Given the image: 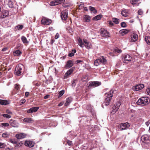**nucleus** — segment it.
Instances as JSON below:
<instances>
[{"mask_svg": "<svg viewBox=\"0 0 150 150\" xmlns=\"http://www.w3.org/2000/svg\"><path fill=\"white\" fill-rule=\"evenodd\" d=\"M91 17L88 15H86L84 17V21L87 22H89L90 21Z\"/></svg>", "mask_w": 150, "mask_h": 150, "instance_id": "c85d7f7f", "label": "nucleus"}, {"mask_svg": "<svg viewBox=\"0 0 150 150\" xmlns=\"http://www.w3.org/2000/svg\"><path fill=\"white\" fill-rule=\"evenodd\" d=\"M9 136V134L7 132H5L2 134V137L4 138L8 137Z\"/></svg>", "mask_w": 150, "mask_h": 150, "instance_id": "79ce46f5", "label": "nucleus"}, {"mask_svg": "<svg viewBox=\"0 0 150 150\" xmlns=\"http://www.w3.org/2000/svg\"><path fill=\"white\" fill-rule=\"evenodd\" d=\"M6 113L8 114H12V112L9 110H6Z\"/></svg>", "mask_w": 150, "mask_h": 150, "instance_id": "4d7b16f0", "label": "nucleus"}, {"mask_svg": "<svg viewBox=\"0 0 150 150\" xmlns=\"http://www.w3.org/2000/svg\"><path fill=\"white\" fill-rule=\"evenodd\" d=\"M59 34L58 33H57L55 37V38L56 39H58L59 37Z\"/></svg>", "mask_w": 150, "mask_h": 150, "instance_id": "6e6d98bb", "label": "nucleus"}, {"mask_svg": "<svg viewBox=\"0 0 150 150\" xmlns=\"http://www.w3.org/2000/svg\"><path fill=\"white\" fill-rule=\"evenodd\" d=\"M23 67V65L21 64H19L17 65L15 69V74L18 76L21 75L22 73V68Z\"/></svg>", "mask_w": 150, "mask_h": 150, "instance_id": "7ed1b4c3", "label": "nucleus"}, {"mask_svg": "<svg viewBox=\"0 0 150 150\" xmlns=\"http://www.w3.org/2000/svg\"><path fill=\"white\" fill-rule=\"evenodd\" d=\"M121 104V103L120 102H117L112 107V112L113 113L116 112L119 109Z\"/></svg>", "mask_w": 150, "mask_h": 150, "instance_id": "423d86ee", "label": "nucleus"}, {"mask_svg": "<svg viewBox=\"0 0 150 150\" xmlns=\"http://www.w3.org/2000/svg\"><path fill=\"white\" fill-rule=\"evenodd\" d=\"M10 142L13 144H16L17 143V142L14 139H11L10 140Z\"/></svg>", "mask_w": 150, "mask_h": 150, "instance_id": "864d4df0", "label": "nucleus"}, {"mask_svg": "<svg viewBox=\"0 0 150 150\" xmlns=\"http://www.w3.org/2000/svg\"><path fill=\"white\" fill-rule=\"evenodd\" d=\"M26 135L24 133H22L17 134L16 135V137L18 139H23L26 137Z\"/></svg>", "mask_w": 150, "mask_h": 150, "instance_id": "4be33fe9", "label": "nucleus"}, {"mask_svg": "<svg viewBox=\"0 0 150 150\" xmlns=\"http://www.w3.org/2000/svg\"><path fill=\"white\" fill-rule=\"evenodd\" d=\"M138 14L139 15H142L143 13V11L141 9L138 10Z\"/></svg>", "mask_w": 150, "mask_h": 150, "instance_id": "8fccbe9b", "label": "nucleus"}, {"mask_svg": "<svg viewBox=\"0 0 150 150\" xmlns=\"http://www.w3.org/2000/svg\"><path fill=\"white\" fill-rule=\"evenodd\" d=\"M100 64V62H99V60L98 59H96L94 62V64L96 66H98Z\"/></svg>", "mask_w": 150, "mask_h": 150, "instance_id": "e433bc0d", "label": "nucleus"}, {"mask_svg": "<svg viewBox=\"0 0 150 150\" xmlns=\"http://www.w3.org/2000/svg\"><path fill=\"white\" fill-rule=\"evenodd\" d=\"M129 31V30L126 29H124L121 30L119 31V33L122 35L123 36L125 34L127 33Z\"/></svg>", "mask_w": 150, "mask_h": 150, "instance_id": "5701e85b", "label": "nucleus"}, {"mask_svg": "<svg viewBox=\"0 0 150 150\" xmlns=\"http://www.w3.org/2000/svg\"><path fill=\"white\" fill-rule=\"evenodd\" d=\"M65 2V0H56L51 2L50 5L51 6H54L62 3H64Z\"/></svg>", "mask_w": 150, "mask_h": 150, "instance_id": "0eeeda50", "label": "nucleus"}, {"mask_svg": "<svg viewBox=\"0 0 150 150\" xmlns=\"http://www.w3.org/2000/svg\"><path fill=\"white\" fill-rule=\"evenodd\" d=\"M84 44L85 43L84 42L83 40H82L80 38L78 39V44L81 47H84Z\"/></svg>", "mask_w": 150, "mask_h": 150, "instance_id": "bb28decb", "label": "nucleus"}, {"mask_svg": "<svg viewBox=\"0 0 150 150\" xmlns=\"http://www.w3.org/2000/svg\"><path fill=\"white\" fill-rule=\"evenodd\" d=\"M23 121L28 123H33L34 122V120L30 118H25L23 119Z\"/></svg>", "mask_w": 150, "mask_h": 150, "instance_id": "393cba45", "label": "nucleus"}, {"mask_svg": "<svg viewBox=\"0 0 150 150\" xmlns=\"http://www.w3.org/2000/svg\"><path fill=\"white\" fill-rule=\"evenodd\" d=\"M72 98L71 97H68L66 99V102L64 104L65 106H67L69 105L71 102Z\"/></svg>", "mask_w": 150, "mask_h": 150, "instance_id": "b1692460", "label": "nucleus"}, {"mask_svg": "<svg viewBox=\"0 0 150 150\" xmlns=\"http://www.w3.org/2000/svg\"><path fill=\"white\" fill-rule=\"evenodd\" d=\"M92 114V115L94 117V116H96V113L94 112H92L91 111Z\"/></svg>", "mask_w": 150, "mask_h": 150, "instance_id": "338daca9", "label": "nucleus"}, {"mask_svg": "<svg viewBox=\"0 0 150 150\" xmlns=\"http://www.w3.org/2000/svg\"><path fill=\"white\" fill-rule=\"evenodd\" d=\"M139 0H131L130 1V3L134 6L137 5H138L137 4L138 1Z\"/></svg>", "mask_w": 150, "mask_h": 150, "instance_id": "c9c22d12", "label": "nucleus"}, {"mask_svg": "<svg viewBox=\"0 0 150 150\" xmlns=\"http://www.w3.org/2000/svg\"><path fill=\"white\" fill-rule=\"evenodd\" d=\"M144 87V84H141L137 85L133 87V89L136 91H138L142 89Z\"/></svg>", "mask_w": 150, "mask_h": 150, "instance_id": "f8f14e48", "label": "nucleus"}, {"mask_svg": "<svg viewBox=\"0 0 150 150\" xmlns=\"http://www.w3.org/2000/svg\"><path fill=\"white\" fill-rule=\"evenodd\" d=\"M21 101L22 104H23L25 102V100L24 99H22L21 100Z\"/></svg>", "mask_w": 150, "mask_h": 150, "instance_id": "bf43d9fd", "label": "nucleus"}, {"mask_svg": "<svg viewBox=\"0 0 150 150\" xmlns=\"http://www.w3.org/2000/svg\"><path fill=\"white\" fill-rule=\"evenodd\" d=\"M10 125L13 127H18L19 124L17 121L11 119L9 122Z\"/></svg>", "mask_w": 150, "mask_h": 150, "instance_id": "2eb2a0df", "label": "nucleus"}, {"mask_svg": "<svg viewBox=\"0 0 150 150\" xmlns=\"http://www.w3.org/2000/svg\"><path fill=\"white\" fill-rule=\"evenodd\" d=\"M101 84L100 82L99 81H91L89 82L88 87L89 88L92 87H95L100 85Z\"/></svg>", "mask_w": 150, "mask_h": 150, "instance_id": "39448f33", "label": "nucleus"}, {"mask_svg": "<svg viewBox=\"0 0 150 150\" xmlns=\"http://www.w3.org/2000/svg\"><path fill=\"white\" fill-rule=\"evenodd\" d=\"M149 99L146 97H142L139 99L136 102L138 105H145L148 104Z\"/></svg>", "mask_w": 150, "mask_h": 150, "instance_id": "f03ea898", "label": "nucleus"}, {"mask_svg": "<svg viewBox=\"0 0 150 150\" xmlns=\"http://www.w3.org/2000/svg\"><path fill=\"white\" fill-rule=\"evenodd\" d=\"M9 103L7 100H0V104L6 105Z\"/></svg>", "mask_w": 150, "mask_h": 150, "instance_id": "cd10ccee", "label": "nucleus"}, {"mask_svg": "<svg viewBox=\"0 0 150 150\" xmlns=\"http://www.w3.org/2000/svg\"><path fill=\"white\" fill-rule=\"evenodd\" d=\"M122 15L125 17L128 16V13L126 10H123L121 12Z\"/></svg>", "mask_w": 150, "mask_h": 150, "instance_id": "f704fd0d", "label": "nucleus"}, {"mask_svg": "<svg viewBox=\"0 0 150 150\" xmlns=\"http://www.w3.org/2000/svg\"><path fill=\"white\" fill-rule=\"evenodd\" d=\"M83 10L85 11H88V9H87V7H83Z\"/></svg>", "mask_w": 150, "mask_h": 150, "instance_id": "69168bd1", "label": "nucleus"}, {"mask_svg": "<svg viewBox=\"0 0 150 150\" xmlns=\"http://www.w3.org/2000/svg\"><path fill=\"white\" fill-rule=\"evenodd\" d=\"M29 93L28 92H26L25 93V96L26 97H28L29 95Z\"/></svg>", "mask_w": 150, "mask_h": 150, "instance_id": "e2e57ef3", "label": "nucleus"}, {"mask_svg": "<svg viewBox=\"0 0 150 150\" xmlns=\"http://www.w3.org/2000/svg\"><path fill=\"white\" fill-rule=\"evenodd\" d=\"M82 62V61L81 60H80L78 59L76 61V63H79L81 62Z\"/></svg>", "mask_w": 150, "mask_h": 150, "instance_id": "0e129e2a", "label": "nucleus"}, {"mask_svg": "<svg viewBox=\"0 0 150 150\" xmlns=\"http://www.w3.org/2000/svg\"><path fill=\"white\" fill-rule=\"evenodd\" d=\"M7 49L8 48L7 47L4 48L2 49V51L4 52L5 51L7 50Z\"/></svg>", "mask_w": 150, "mask_h": 150, "instance_id": "680f3d73", "label": "nucleus"}, {"mask_svg": "<svg viewBox=\"0 0 150 150\" xmlns=\"http://www.w3.org/2000/svg\"><path fill=\"white\" fill-rule=\"evenodd\" d=\"M73 65V63L71 60H68L67 62L65 67L66 69H68L72 67Z\"/></svg>", "mask_w": 150, "mask_h": 150, "instance_id": "aec40b11", "label": "nucleus"}, {"mask_svg": "<svg viewBox=\"0 0 150 150\" xmlns=\"http://www.w3.org/2000/svg\"><path fill=\"white\" fill-rule=\"evenodd\" d=\"M145 40L148 44L150 45V36H146L145 38Z\"/></svg>", "mask_w": 150, "mask_h": 150, "instance_id": "2f4dec72", "label": "nucleus"}, {"mask_svg": "<svg viewBox=\"0 0 150 150\" xmlns=\"http://www.w3.org/2000/svg\"><path fill=\"white\" fill-rule=\"evenodd\" d=\"M8 6L10 8H12L13 7V4L12 3V2L11 1H9L8 4Z\"/></svg>", "mask_w": 150, "mask_h": 150, "instance_id": "de8ad7c7", "label": "nucleus"}, {"mask_svg": "<svg viewBox=\"0 0 150 150\" xmlns=\"http://www.w3.org/2000/svg\"><path fill=\"white\" fill-rule=\"evenodd\" d=\"M24 144L25 146L31 148L34 146V143L31 141L26 140Z\"/></svg>", "mask_w": 150, "mask_h": 150, "instance_id": "ddd939ff", "label": "nucleus"}, {"mask_svg": "<svg viewBox=\"0 0 150 150\" xmlns=\"http://www.w3.org/2000/svg\"><path fill=\"white\" fill-rule=\"evenodd\" d=\"M39 109L38 107H34L28 110L27 112L28 113H32L37 112Z\"/></svg>", "mask_w": 150, "mask_h": 150, "instance_id": "f3484780", "label": "nucleus"}, {"mask_svg": "<svg viewBox=\"0 0 150 150\" xmlns=\"http://www.w3.org/2000/svg\"><path fill=\"white\" fill-rule=\"evenodd\" d=\"M22 52L19 50H18L13 52L14 55L15 56H18L20 55Z\"/></svg>", "mask_w": 150, "mask_h": 150, "instance_id": "7c9ffc66", "label": "nucleus"}, {"mask_svg": "<svg viewBox=\"0 0 150 150\" xmlns=\"http://www.w3.org/2000/svg\"><path fill=\"white\" fill-rule=\"evenodd\" d=\"M99 62L100 64H105L107 63V60L103 56H102L98 58Z\"/></svg>", "mask_w": 150, "mask_h": 150, "instance_id": "a211bd4d", "label": "nucleus"}, {"mask_svg": "<svg viewBox=\"0 0 150 150\" xmlns=\"http://www.w3.org/2000/svg\"><path fill=\"white\" fill-rule=\"evenodd\" d=\"M130 126V125L128 122L121 123L120 125V128L122 130H125L128 129Z\"/></svg>", "mask_w": 150, "mask_h": 150, "instance_id": "1a4fd4ad", "label": "nucleus"}, {"mask_svg": "<svg viewBox=\"0 0 150 150\" xmlns=\"http://www.w3.org/2000/svg\"><path fill=\"white\" fill-rule=\"evenodd\" d=\"M90 112H91L92 110V107L91 105H88L86 108Z\"/></svg>", "mask_w": 150, "mask_h": 150, "instance_id": "a18cd8bd", "label": "nucleus"}, {"mask_svg": "<svg viewBox=\"0 0 150 150\" xmlns=\"http://www.w3.org/2000/svg\"><path fill=\"white\" fill-rule=\"evenodd\" d=\"M108 24L110 26H112L114 24L113 22L111 21H108Z\"/></svg>", "mask_w": 150, "mask_h": 150, "instance_id": "603ef678", "label": "nucleus"}, {"mask_svg": "<svg viewBox=\"0 0 150 150\" xmlns=\"http://www.w3.org/2000/svg\"><path fill=\"white\" fill-rule=\"evenodd\" d=\"M121 26L122 27L125 28L127 26V25L125 22H122L121 23Z\"/></svg>", "mask_w": 150, "mask_h": 150, "instance_id": "09e8293b", "label": "nucleus"}, {"mask_svg": "<svg viewBox=\"0 0 150 150\" xmlns=\"http://www.w3.org/2000/svg\"><path fill=\"white\" fill-rule=\"evenodd\" d=\"M65 91L64 90H62L61 91H59L58 93L59 96L58 97L60 98L61 97L64 93Z\"/></svg>", "mask_w": 150, "mask_h": 150, "instance_id": "58836bf2", "label": "nucleus"}, {"mask_svg": "<svg viewBox=\"0 0 150 150\" xmlns=\"http://www.w3.org/2000/svg\"><path fill=\"white\" fill-rule=\"evenodd\" d=\"M2 126L4 127H8L9 126V124L7 123H3L1 124Z\"/></svg>", "mask_w": 150, "mask_h": 150, "instance_id": "49530a36", "label": "nucleus"}, {"mask_svg": "<svg viewBox=\"0 0 150 150\" xmlns=\"http://www.w3.org/2000/svg\"><path fill=\"white\" fill-rule=\"evenodd\" d=\"M52 23V21L45 18H43L41 20V23L42 24L47 25H50Z\"/></svg>", "mask_w": 150, "mask_h": 150, "instance_id": "9d476101", "label": "nucleus"}, {"mask_svg": "<svg viewBox=\"0 0 150 150\" xmlns=\"http://www.w3.org/2000/svg\"><path fill=\"white\" fill-rule=\"evenodd\" d=\"M113 93V91L111 90L110 91L109 93H106L105 94V98L104 103L106 105H108L110 103V102L111 99L112 97V94Z\"/></svg>", "mask_w": 150, "mask_h": 150, "instance_id": "f257e3e1", "label": "nucleus"}, {"mask_svg": "<svg viewBox=\"0 0 150 150\" xmlns=\"http://www.w3.org/2000/svg\"><path fill=\"white\" fill-rule=\"evenodd\" d=\"M76 80H73L72 81V84L73 86H75L76 85V84L75 83V82Z\"/></svg>", "mask_w": 150, "mask_h": 150, "instance_id": "13d9d810", "label": "nucleus"}, {"mask_svg": "<svg viewBox=\"0 0 150 150\" xmlns=\"http://www.w3.org/2000/svg\"><path fill=\"white\" fill-rule=\"evenodd\" d=\"M15 87L16 88L17 90H18L20 88V86L19 84H16L15 85Z\"/></svg>", "mask_w": 150, "mask_h": 150, "instance_id": "3c124183", "label": "nucleus"}, {"mask_svg": "<svg viewBox=\"0 0 150 150\" xmlns=\"http://www.w3.org/2000/svg\"><path fill=\"white\" fill-rule=\"evenodd\" d=\"M75 68V67H73L67 70L64 76V78H67L69 77V76L71 75L72 73Z\"/></svg>", "mask_w": 150, "mask_h": 150, "instance_id": "9b49d317", "label": "nucleus"}, {"mask_svg": "<svg viewBox=\"0 0 150 150\" xmlns=\"http://www.w3.org/2000/svg\"><path fill=\"white\" fill-rule=\"evenodd\" d=\"M100 33L102 37L104 38H108L110 36L109 33L106 29L104 28L100 29Z\"/></svg>", "mask_w": 150, "mask_h": 150, "instance_id": "20e7f679", "label": "nucleus"}, {"mask_svg": "<svg viewBox=\"0 0 150 150\" xmlns=\"http://www.w3.org/2000/svg\"><path fill=\"white\" fill-rule=\"evenodd\" d=\"M131 59L132 57L129 55H125L124 57V62L125 63H128L131 61Z\"/></svg>", "mask_w": 150, "mask_h": 150, "instance_id": "4468645a", "label": "nucleus"}, {"mask_svg": "<svg viewBox=\"0 0 150 150\" xmlns=\"http://www.w3.org/2000/svg\"><path fill=\"white\" fill-rule=\"evenodd\" d=\"M23 27V25H18L15 27L16 29L21 30L22 29Z\"/></svg>", "mask_w": 150, "mask_h": 150, "instance_id": "ea45409f", "label": "nucleus"}, {"mask_svg": "<svg viewBox=\"0 0 150 150\" xmlns=\"http://www.w3.org/2000/svg\"><path fill=\"white\" fill-rule=\"evenodd\" d=\"M76 52V50H72L71 52L69 53L68 56L69 57H71L74 56V54Z\"/></svg>", "mask_w": 150, "mask_h": 150, "instance_id": "473e14b6", "label": "nucleus"}, {"mask_svg": "<svg viewBox=\"0 0 150 150\" xmlns=\"http://www.w3.org/2000/svg\"><path fill=\"white\" fill-rule=\"evenodd\" d=\"M21 40L24 43H27L28 42L26 38L24 36H22L21 38Z\"/></svg>", "mask_w": 150, "mask_h": 150, "instance_id": "4c0bfd02", "label": "nucleus"}, {"mask_svg": "<svg viewBox=\"0 0 150 150\" xmlns=\"http://www.w3.org/2000/svg\"><path fill=\"white\" fill-rule=\"evenodd\" d=\"M8 11H5L2 13L1 17L3 18H5L8 16Z\"/></svg>", "mask_w": 150, "mask_h": 150, "instance_id": "c756f323", "label": "nucleus"}, {"mask_svg": "<svg viewBox=\"0 0 150 150\" xmlns=\"http://www.w3.org/2000/svg\"><path fill=\"white\" fill-rule=\"evenodd\" d=\"M6 146V144L5 143L0 142V148H4Z\"/></svg>", "mask_w": 150, "mask_h": 150, "instance_id": "37998d69", "label": "nucleus"}, {"mask_svg": "<svg viewBox=\"0 0 150 150\" xmlns=\"http://www.w3.org/2000/svg\"><path fill=\"white\" fill-rule=\"evenodd\" d=\"M83 40L84 42L85 43L84 46L88 49H89L91 48L92 46L91 43L87 42V40L86 39H83Z\"/></svg>", "mask_w": 150, "mask_h": 150, "instance_id": "6ab92c4d", "label": "nucleus"}, {"mask_svg": "<svg viewBox=\"0 0 150 150\" xmlns=\"http://www.w3.org/2000/svg\"><path fill=\"white\" fill-rule=\"evenodd\" d=\"M115 52L118 53H120L122 52V50L121 49H117L116 50Z\"/></svg>", "mask_w": 150, "mask_h": 150, "instance_id": "5fc2aeb1", "label": "nucleus"}, {"mask_svg": "<svg viewBox=\"0 0 150 150\" xmlns=\"http://www.w3.org/2000/svg\"><path fill=\"white\" fill-rule=\"evenodd\" d=\"M54 40L53 39H52L51 40L50 42L52 44H53V43L54 42Z\"/></svg>", "mask_w": 150, "mask_h": 150, "instance_id": "774afa93", "label": "nucleus"}, {"mask_svg": "<svg viewBox=\"0 0 150 150\" xmlns=\"http://www.w3.org/2000/svg\"><path fill=\"white\" fill-rule=\"evenodd\" d=\"M2 116L6 118H10L11 117V115L7 114H3L2 115Z\"/></svg>", "mask_w": 150, "mask_h": 150, "instance_id": "c03bdc74", "label": "nucleus"}, {"mask_svg": "<svg viewBox=\"0 0 150 150\" xmlns=\"http://www.w3.org/2000/svg\"><path fill=\"white\" fill-rule=\"evenodd\" d=\"M112 20L113 22L115 24H118L119 23V19L115 18H112Z\"/></svg>", "mask_w": 150, "mask_h": 150, "instance_id": "a19ab883", "label": "nucleus"}, {"mask_svg": "<svg viewBox=\"0 0 150 150\" xmlns=\"http://www.w3.org/2000/svg\"><path fill=\"white\" fill-rule=\"evenodd\" d=\"M102 17L101 15H98L93 18V19L95 21H97L100 20Z\"/></svg>", "mask_w": 150, "mask_h": 150, "instance_id": "72a5a7b5", "label": "nucleus"}, {"mask_svg": "<svg viewBox=\"0 0 150 150\" xmlns=\"http://www.w3.org/2000/svg\"><path fill=\"white\" fill-rule=\"evenodd\" d=\"M50 96L49 95H47L44 97V98L45 99H47L49 98V97H50Z\"/></svg>", "mask_w": 150, "mask_h": 150, "instance_id": "052dcab7", "label": "nucleus"}, {"mask_svg": "<svg viewBox=\"0 0 150 150\" xmlns=\"http://www.w3.org/2000/svg\"><path fill=\"white\" fill-rule=\"evenodd\" d=\"M141 140L144 143H148L149 140V138L148 135H143L141 137Z\"/></svg>", "mask_w": 150, "mask_h": 150, "instance_id": "dca6fc26", "label": "nucleus"}, {"mask_svg": "<svg viewBox=\"0 0 150 150\" xmlns=\"http://www.w3.org/2000/svg\"><path fill=\"white\" fill-rule=\"evenodd\" d=\"M61 17L62 20L65 21L67 20L68 17V13L66 10H64L62 12Z\"/></svg>", "mask_w": 150, "mask_h": 150, "instance_id": "6e6552de", "label": "nucleus"}, {"mask_svg": "<svg viewBox=\"0 0 150 150\" xmlns=\"http://www.w3.org/2000/svg\"><path fill=\"white\" fill-rule=\"evenodd\" d=\"M89 8L92 14H94L97 12V10L95 9L94 7L90 6L89 7Z\"/></svg>", "mask_w": 150, "mask_h": 150, "instance_id": "a878e982", "label": "nucleus"}, {"mask_svg": "<svg viewBox=\"0 0 150 150\" xmlns=\"http://www.w3.org/2000/svg\"><path fill=\"white\" fill-rule=\"evenodd\" d=\"M138 38V35L136 33H133L131 36V41L134 42L137 40Z\"/></svg>", "mask_w": 150, "mask_h": 150, "instance_id": "412c9836", "label": "nucleus"}]
</instances>
